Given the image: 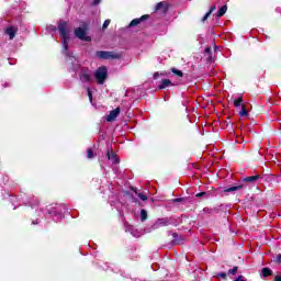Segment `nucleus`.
I'll return each instance as SVG.
<instances>
[{
	"label": "nucleus",
	"mask_w": 281,
	"mask_h": 281,
	"mask_svg": "<svg viewBox=\"0 0 281 281\" xmlns=\"http://www.w3.org/2000/svg\"><path fill=\"white\" fill-rule=\"evenodd\" d=\"M240 117H247L249 115V111L247 110V105L241 104V111L239 112Z\"/></svg>",
	"instance_id": "6ab92c4d"
},
{
	"label": "nucleus",
	"mask_w": 281,
	"mask_h": 281,
	"mask_svg": "<svg viewBox=\"0 0 281 281\" xmlns=\"http://www.w3.org/2000/svg\"><path fill=\"white\" fill-rule=\"evenodd\" d=\"M235 281H245V279H243V276H239Z\"/></svg>",
	"instance_id": "4c0bfd02"
},
{
	"label": "nucleus",
	"mask_w": 281,
	"mask_h": 281,
	"mask_svg": "<svg viewBox=\"0 0 281 281\" xmlns=\"http://www.w3.org/2000/svg\"><path fill=\"white\" fill-rule=\"evenodd\" d=\"M258 179H262V177L260 175H255V176L243 178L241 181L244 183H255V181H258Z\"/></svg>",
	"instance_id": "9d476101"
},
{
	"label": "nucleus",
	"mask_w": 281,
	"mask_h": 281,
	"mask_svg": "<svg viewBox=\"0 0 281 281\" xmlns=\"http://www.w3.org/2000/svg\"><path fill=\"white\" fill-rule=\"evenodd\" d=\"M132 192H135V194L140 199V201H148V195L146 193H138L137 188L131 187Z\"/></svg>",
	"instance_id": "ddd939ff"
},
{
	"label": "nucleus",
	"mask_w": 281,
	"mask_h": 281,
	"mask_svg": "<svg viewBox=\"0 0 281 281\" xmlns=\"http://www.w3.org/2000/svg\"><path fill=\"white\" fill-rule=\"evenodd\" d=\"M101 0H93V5H98Z\"/></svg>",
	"instance_id": "58836bf2"
},
{
	"label": "nucleus",
	"mask_w": 281,
	"mask_h": 281,
	"mask_svg": "<svg viewBox=\"0 0 281 281\" xmlns=\"http://www.w3.org/2000/svg\"><path fill=\"white\" fill-rule=\"evenodd\" d=\"M238 273V267L235 266L232 269L228 270V276H236Z\"/></svg>",
	"instance_id": "b1692460"
},
{
	"label": "nucleus",
	"mask_w": 281,
	"mask_h": 281,
	"mask_svg": "<svg viewBox=\"0 0 281 281\" xmlns=\"http://www.w3.org/2000/svg\"><path fill=\"white\" fill-rule=\"evenodd\" d=\"M57 29L61 36V43L64 47V52H69V22L67 21H59L57 23Z\"/></svg>",
	"instance_id": "f257e3e1"
},
{
	"label": "nucleus",
	"mask_w": 281,
	"mask_h": 281,
	"mask_svg": "<svg viewBox=\"0 0 281 281\" xmlns=\"http://www.w3.org/2000/svg\"><path fill=\"white\" fill-rule=\"evenodd\" d=\"M205 55L206 56H212V47H206L205 50H204Z\"/></svg>",
	"instance_id": "c756f323"
},
{
	"label": "nucleus",
	"mask_w": 281,
	"mask_h": 281,
	"mask_svg": "<svg viewBox=\"0 0 281 281\" xmlns=\"http://www.w3.org/2000/svg\"><path fill=\"white\" fill-rule=\"evenodd\" d=\"M89 32V25L83 24V26H79L75 29V36L79 38V41H85L86 43H91V36L87 35Z\"/></svg>",
	"instance_id": "7ed1b4c3"
},
{
	"label": "nucleus",
	"mask_w": 281,
	"mask_h": 281,
	"mask_svg": "<svg viewBox=\"0 0 281 281\" xmlns=\"http://www.w3.org/2000/svg\"><path fill=\"white\" fill-rule=\"evenodd\" d=\"M212 16V13H209V11L205 13V15L202 18V23H205V21H207V19Z\"/></svg>",
	"instance_id": "cd10ccee"
},
{
	"label": "nucleus",
	"mask_w": 281,
	"mask_h": 281,
	"mask_svg": "<svg viewBox=\"0 0 281 281\" xmlns=\"http://www.w3.org/2000/svg\"><path fill=\"white\" fill-rule=\"evenodd\" d=\"M33 225H36V222H33Z\"/></svg>",
	"instance_id": "a19ab883"
},
{
	"label": "nucleus",
	"mask_w": 281,
	"mask_h": 281,
	"mask_svg": "<svg viewBox=\"0 0 281 281\" xmlns=\"http://www.w3.org/2000/svg\"><path fill=\"white\" fill-rule=\"evenodd\" d=\"M147 19H150V15L144 14L138 19L132 20L127 27H136V25H139V23H142V21H147Z\"/></svg>",
	"instance_id": "0eeeda50"
},
{
	"label": "nucleus",
	"mask_w": 281,
	"mask_h": 281,
	"mask_svg": "<svg viewBox=\"0 0 281 281\" xmlns=\"http://www.w3.org/2000/svg\"><path fill=\"white\" fill-rule=\"evenodd\" d=\"M273 261L276 262V265H281V254L277 255Z\"/></svg>",
	"instance_id": "c85d7f7f"
},
{
	"label": "nucleus",
	"mask_w": 281,
	"mask_h": 281,
	"mask_svg": "<svg viewBox=\"0 0 281 281\" xmlns=\"http://www.w3.org/2000/svg\"><path fill=\"white\" fill-rule=\"evenodd\" d=\"M173 245H181L183 243V236L172 233Z\"/></svg>",
	"instance_id": "2eb2a0df"
},
{
	"label": "nucleus",
	"mask_w": 281,
	"mask_h": 281,
	"mask_svg": "<svg viewBox=\"0 0 281 281\" xmlns=\"http://www.w3.org/2000/svg\"><path fill=\"white\" fill-rule=\"evenodd\" d=\"M4 32L9 36L10 41H13L14 36H16V32H19V29L14 26H9L5 29Z\"/></svg>",
	"instance_id": "6e6552de"
},
{
	"label": "nucleus",
	"mask_w": 281,
	"mask_h": 281,
	"mask_svg": "<svg viewBox=\"0 0 281 281\" xmlns=\"http://www.w3.org/2000/svg\"><path fill=\"white\" fill-rule=\"evenodd\" d=\"M171 74H173L175 76H178V78H183V71L177 69V68H171L170 69Z\"/></svg>",
	"instance_id": "aec40b11"
},
{
	"label": "nucleus",
	"mask_w": 281,
	"mask_h": 281,
	"mask_svg": "<svg viewBox=\"0 0 281 281\" xmlns=\"http://www.w3.org/2000/svg\"><path fill=\"white\" fill-rule=\"evenodd\" d=\"M121 111L122 110L120 108H116V109L110 111V115L105 116L106 122H115V120H117V115H120Z\"/></svg>",
	"instance_id": "423d86ee"
},
{
	"label": "nucleus",
	"mask_w": 281,
	"mask_h": 281,
	"mask_svg": "<svg viewBox=\"0 0 281 281\" xmlns=\"http://www.w3.org/2000/svg\"><path fill=\"white\" fill-rule=\"evenodd\" d=\"M95 56L100 60H120V58H122V55H120V53H115L113 50H98L95 52Z\"/></svg>",
	"instance_id": "f03ea898"
},
{
	"label": "nucleus",
	"mask_w": 281,
	"mask_h": 281,
	"mask_svg": "<svg viewBox=\"0 0 281 281\" xmlns=\"http://www.w3.org/2000/svg\"><path fill=\"white\" fill-rule=\"evenodd\" d=\"M217 276H218V278H222L223 280H227V273H225V272H220Z\"/></svg>",
	"instance_id": "7c9ffc66"
},
{
	"label": "nucleus",
	"mask_w": 281,
	"mask_h": 281,
	"mask_svg": "<svg viewBox=\"0 0 281 281\" xmlns=\"http://www.w3.org/2000/svg\"><path fill=\"white\" fill-rule=\"evenodd\" d=\"M87 154H88V159H93L94 155H93V149L88 148L87 149Z\"/></svg>",
	"instance_id": "bb28decb"
},
{
	"label": "nucleus",
	"mask_w": 281,
	"mask_h": 281,
	"mask_svg": "<svg viewBox=\"0 0 281 281\" xmlns=\"http://www.w3.org/2000/svg\"><path fill=\"white\" fill-rule=\"evenodd\" d=\"M89 102H93V92H91V88H87Z\"/></svg>",
	"instance_id": "393cba45"
},
{
	"label": "nucleus",
	"mask_w": 281,
	"mask_h": 281,
	"mask_svg": "<svg viewBox=\"0 0 281 281\" xmlns=\"http://www.w3.org/2000/svg\"><path fill=\"white\" fill-rule=\"evenodd\" d=\"M97 85H104L106 78H109V69L105 66L99 67L94 72Z\"/></svg>",
	"instance_id": "20e7f679"
},
{
	"label": "nucleus",
	"mask_w": 281,
	"mask_h": 281,
	"mask_svg": "<svg viewBox=\"0 0 281 281\" xmlns=\"http://www.w3.org/2000/svg\"><path fill=\"white\" fill-rule=\"evenodd\" d=\"M214 10H216V5L211 7L210 10H209V13L212 14V12H214Z\"/></svg>",
	"instance_id": "f704fd0d"
},
{
	"label": "nucleus",
	"mask_w": 281,
	"mask_h": 281,
	"mask_svg": "<svg viewBox=\"0 0 281 281\" xmlns=\"http://www.w3.org/2000/svg\"><path fill=\"white\" fill-rule=\"evenodd\" d=\"M204 212H207L209 214H218L220 210L214 207V209H204Z\"/></svg>",
	"instance_id": "5701e85b"
},
{
	"label": "nucleus",
	"mask_w": 281,
	"mask_h": 281,
	"mask_svg": "<svg viewBox=\"0 0 281 281\" xmlns=\"http://www.w3.org/2000/svg\"><path fill=\"white\" fill-rule=\"evenodd\" d=\"M206 194H207V192H200V193L195 194V196L198 199H201V196H206Z\"/></svg>",
	"instance_id": "2f4dec72"
},
{
	"label": "nucleus",
	"mask_w": 281,
	"mask_h": 281,
	"mask_svg": "<svg viewBox=\"0 0 281 281\" xmlns=\"http://www.w3.org/2000/svg\"><path fill=\"white\" fill-rule=\"evenodd\" d=\"M274 281H281V276H280V274H277V276L274 277Z\"/></svg>",
	"instance_id": "e433bc0d"
},
{
	"label": "nucleus",
	"mask_w": 281,
	"mask_h": 281,
	"mask_svg": "<svg viewBox=\"0 0 281 281\" xmlns=\"http://www.w3.org/2000/svg\"><path fill=\"white\" fill-rule=\"evenodd\" d=\"M79 80H81V82H93V71L87 67L81 68Z\"/></svg>",
	"instance_id": "39448f33"
},
{
	"label": "nucleus",
	"mask_w": 281,
	"mask_h": 281,
	"mask_svg": "<svg viewBox=\"0 0 281 281\" xmlns=\"http://www.w3.org/2000/svg\"><path fill=\"white\" fill-rule=\"evenodd\" d=\"M148 218V212L145 209L140 210V221L144 223Z\"/></svg>",
	"instance_id": "412c9836"
},
{
	"label": "nucleus",
	"mask_w": 281,
	"mask_h": 281,
	"mask_svg": "<svg viewBox=\"0 0 281 281\" xmlns=\"http://www.w3.org/2000/svg\"><path fill=\"white\" fill-rule=\"evenodd\" d=\"M106 157L108 159H112L113 164H120V159L117 158V154H115V151H108Z\"/></svg>",
	"instance_id": "f8f14e48"
},
{
	"label": "nucleus",
	"mask_w": 281,
	"mask_h": 281,
	"mask_svg": "<svg viewBox=\"0 0 281 281\" xmlns=\"http://www.w3.org/2000/svg\"><path fill=\"white\" fill-rule=\"evenodd\" d=\"M243 188H245V184H238L224 189V192H236L237 190H243Z\"/></svg>",
	"instance_id": "dca6fc26"
},
{
	"label": "nucleus",
	"mask_w": 281,
	"mask_h": 281,
	"mask_svg": "<svg viewBox=\"0 0 281 281\" xmlns=\"http://www.w3.org/2000/svg\"><path fill=\"white\" fill-rule=\"evenodd\" d=\"M173 203H181V201H183V198H177L172 200Z\"/></svg>",
	"instance_id": "473e14b6"
},
{
	"label": "nucleus",
	"mask_w": 281,
	"mask_h": 281,
	"mask_svg": "<svg viewBox=\"0 0 281 281\" xmlns=\"http://www.w3.org/2000/svg\"><path fill=\"white\" fill-rule=\"evenodd\" d=\"M160 76H168V72L162 71V72H160Z\"/></svg>",
	"instance_id": "ea45409f"
},
{
	"label": "nucleus",
	"mask_w": 281,
	"mask_h": 281,
	"mask_svg": "<svg viewBox=\"0 0 281 281\" xmlns=\"http://www.w3.org/2000/svg\"><path fill=\"white\" fill-rule=\"evenodd\" d=\"M159 76H161L159 72H155L154 74V80H157L159 78Z\"/></svg>",
	"instance_id": "c9c22d12"
},
{
	"label": "nucleus",
	"mask_w": 281,
	"mask_h": 281,
	"mask_svg": "<svg viewBox=\"0 0 281 281\" xmlns=\"http://www.w3.org/2000/svg\"><path fill=\"white\" fill-rule=\"evenodd\" d=\"M233 104L236 109H238V106H243V97H238L237 99H235L233 101Z\"/></svg>",
	"instance_id": "4be33fe9"
},
{
	"label": "nucleus",
	"mask_w": 281,
	"mask_h": 281,
	"mask_svg": "<svg viewBox=\"0 0 281 281\" xmlns=\"http://www.w3.org/2000/svg\"><path fill=\"white\" fill-rule=\"evenodd\" d=\"M175 83L170 79H162L160 85L158 86V89L161 91L164 89H167V87H173Z\"/></svg>",
	"instance_id": "1a4fd4ad"
},
{
	"label": "nucleus",
	"mask_w": 281,
	"mask_h": 281,
	"mask_svg": "<svg viewBox=\"0 0 281 281\" xmlns=\"http://www.w3.org/2000/svg\"><path fill=\"white\" fill-rule=\"evenodd\" d=\"M156 12H159V10H162V13L166 14L168 12V3L165 2H158L155 8Z\"/></svg>",
	"instance_id": "9b49d317"
},
{
	"label": "nucleus",
	"mask_w": 281,
	"mask_h": 281,
	"mask_svg": "<svg viewBox=\"0 0 281 281\" xmlns=\"http://www.w3.org/2000/svg\"><path fill=\"white\" fill-rule=\"evenodd\" d=\"M261 276H263V278H269L270 276H273V271L271 268H262Z\"/></svg>",
	"instance_id": "f3484780"
},
{
	"label": "nucleus",
	"mask_w": 281,
	"mask_h": 281,
	"mask_svg": "<svg viewBox=\"0 0 281 281\" xmlns=\"http://www.w3.org/2000/svg\"><path fill=\"white\" fill-rule=\"evenodd\" d=\"M156 225H158L159 227H168V225H170V220L169 218H159L156 222Z\"/></svg>",
	"instance_id": "4468645a"
},
{
	"label": "nucleus",
	"mask_w": 281,
	"mask_h": 281,
	"mask_svg": "<svg viewBox=\"0 0 281 281\" xmlns=\"http://www.w3.org/2000/svg\"><path fill=\"white\" fill-rule=\"evenodd\" d=\"M227 12V4H224L216 13V16H225V13Z\"/></svg>",
	"instance_id": "a211bd4d"
},
{
	"label": "nucleus",
	"mask_w": 281,
	"mask_h": 281,
	"mask_svg": "<svg viewBox=\"0 0 281 281\" xmlns=\"http://www.w3.org/2000/svg\"><path fill=\"white\" fill-rule=\"evenodd\" d=\"M109 25H111V20L110 19H108L103 22L102 30H106V27H109Z\"/></svg>",
	"instance_id": "a878e982"
},
{
	"label": "nucleus",
	"mask_w": 281,
	"mask_h": 281,
	"mask_svg": "<svg viewBox=\"0 0 281 281\" xmlns=\"http://www.w3.org/2000/svg\"><path fill=\"white\" fill-rule=\"evenodd\" d=\"M207 57H206V61L207 63H212V60H213V57H212V55H206Z\"/></svg>",
	"instance_id": "72a5a7b5"
}]
</instances>
